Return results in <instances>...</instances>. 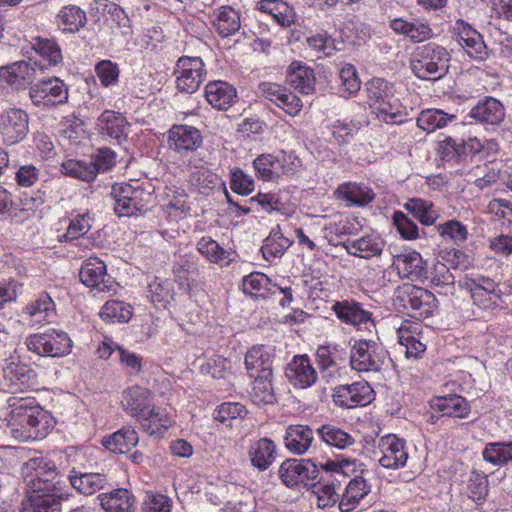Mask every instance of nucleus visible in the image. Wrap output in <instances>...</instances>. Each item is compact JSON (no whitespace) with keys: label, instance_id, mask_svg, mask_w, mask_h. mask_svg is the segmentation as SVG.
Masks as SVG:
<instances>
[{"label":"nucleus","instance_id":"obj_1","mask_svg":"<svg viewBox=\"0 0 512 512\" xmlns=\"http://www.w3.org/2000/svg\"><path fill=\"white\" fill-rule=\"evenodd\" d=\"M114 211L119 217L145 214L153 205V187L150 183H116L111 188Z\"/></svg>","mask_w":512,"mask_h":512},{"label":"nucleus","instance_id":"obj_2","mask_svg":"<svg viewBox=\"0 0 512 512\" xmlns=\"http://www.w3.org/2000/svg\"><path fill=\"white\" fill-rule=\"evenodd\" d=\"M51 426V417L38 406L15 407L8 419L10 434L19 441L42 439Z\"/></svg>","mask_w":512,"mask_h":512},{"label":"nucleus","instance_id":"obj_3","mask_svg":"<svg viewBox=\"0 0 512 512\" xmlns=\"http://www.w3.org/2000/svg\"><path fill=\"white\" fill-rule=\"evenodd\" d=\"M367 103L380 121L395 123L404 115L405 107L396 97L394 85L383 78H372L365 84Z\"/></svg>","mask_w":512,"mask_h":512},{"label":"nucleus","instance_id":"obj_4","mask_svg":"<svg viewBox=\"0 0 512 512\" xmlns=\"http://www.w3.org/2000/svg\"><path fill=\"white\" fill-rule=\"evenodd\" d=\"M458 286L469 293L473 306L480 311L491 313L500 306L503 292L494 279L478 274H465Z\"/></svg>","mask_w":512,"mask_h":512},{"label":"nucleus","instance_id":"obj_5","mask_svg":"<svg viewBox=\"0 0 512 512\" xmlns=\"http://www.w3.org/2000/svg\"><path fill=\"white\" fill-rule=\"evenodd\" d=\"M449 60L450 54L444 47L430 42L417 48L411 70L419 79L435 81L447 74Z\"/></svg>","mask_w":512,"mask_h":512},{"label":"nucleus","instance_id":"obj_6","mask_svg":"<svg viewBox=\"0 0 512 512\" xmlns=\"http://www.w3.org/2000/svg\"><path fill=\"white\" fill-rule=\"evenodd\" d=\"M25 468L30 473L27 487L33 492L66 490V477L57 470L53 461L45 457H35L25 463Z\"/></svg>","mask_w":512,"mask_h":512},{"label":"nucleus","instance_id":"obj_7","mask_svg":"<svg viewBox=\"0 0 512 512\" xmlns=\"http://www.w3.org/2000/svg\"><path fill=\"white\" fill-rule=\"evenodd\" d=\"M391 362L385 347L374 340L359 339L350 350V365L358 372H380Z\"/></svg>","mask_w":512,"mask_h":512},{"label":"nucleus","instance_id":"obj_8","mask_svg":"<svg viewBox=\"0 0 512 512\" xmlns=\"http://www.w3.org/2000/svg\"><path fill=\"white\" fill-rule=\"evenodd\" d=\"M319 472L318 465L311 459H286L281 463L278 475L288 488H297L299 485L309 488L318 479Z\"/></svg>","mask_w":512,"mask_h":512},{"label":"nucleus","instance_id":"obj_9","mask_svg":"<svg viewBox=\"0 0 512 512\" xmlns=\"http://www.w3.org/2000/svg\"><path fill=\"white\" fill-rule=\"evenodd\" d=\"M26 346L29 351L40 356L61 357L71 351L72 341L66 332L51 330L30 335L26 339Z\"/></svg>","mask_w":512,"mask_h":512},{"label":"nucleus","instance_id":"obj_10","mask_svg":"<svg viewBox=\"0 0 512 512\" xmlns=\"http://www.w3.org/2000/svg\"><path fill=\"white\" fill-rule=\"evenodd\" d=\"M29 97L37 107H54L68 101V87L60 78L51 77L31 85Z\"/></svg>","mask_w":512,"mask_h":512},{"label":"nucleus","instance_id":"obj_11","mask_svg":"<svg viewBox=\"0 0 512 512\" xmlns=\"http://www.w3.org/2000/svg\"><path fill=\"white\" fill-rule=\"evenodd\" d=\"M205 65L200 57L182 56L176 63V87L184 93H194L205 80Z\"/></svg>","mask_w":512,"mask_h":512},{"label":"nucleus","instance_id":"obj_12","mask_svg":"<svg viewBox=\"0 0 512 512\" xmlns=\"http://www.w3.org/2000/svg\"><path fill=\"white\" fill-rule=\"evenodd\" d=\"M336 317L347 325L365 329L371 332L375 329L372 313L352 298L335 301L331 307Z\"/></svg>","mask_w":512,"mask_h":512},{"label":"nucleus","instance_id":"obj_13","mask_svg":"<svg viewBox=\"0 0 512 512\" xmlns=\"http://www.w3.org/2000/svg\"><path fill=\"white\" fill-rule=\"evenodd\" d=\"M373 389L367 382L339 385L333 389L334 403L342 408L365 406L373 400Z\"/></svg>","mask_w":512,"mask_h":512},{"label":"nucleus","instance_id":"obj_14","mask_svg":"<svg viewBox=\"0 0 512 512\" xmlns=\"http://www.w3.org/2000/svg\"><path fill=\"white\" fill-rule=\"evenodd\" d=\"M29 117L21 109L10 108L0 115V134L7 145L22 141L28 133Z\"/></svg>","mask_w":512,"mask_h":512},{"label":"nucleus","instance_id":"obj_15","mask_svg":"<svg viewBox=\"0 0 512 512\" xmlns=\"http://www.w3.org/2000/svg\"><path fill=\"white\" fill-rule=\"evenodd\" d=\"M69 497L67 490L33 492L29 489L22 501V512H62V504Z\"/></svg>","mask_w":512,"mask_h":512},{"label":"nucleus","instance_id":"obj_16","mask_svg":"<svg viewBox=\"0 0 512 512\" xmlns=\"http://www.w3.org/2000/svg\"><path fill=\"white\" fill-rule=\"evenodd\" d=\"M403 307L414 318L429 317L437 307L435 295L421 287L410 286L401 298Z\"/></svg>","mask_w":512,"mask_h":512},{"label":"nucleus","instance_id":"obj_17","mask_svg":"<svg viewBox=\"0 0 512 512\" xmlns=\"http://www.w3.org/2000/svg\"><path fill=\"white\" fill-rule=\"evenodd\" d=\"M36 61H17L0 67V86L4 83L15 89H23L33 85L36 78ZM42 70L43 67L39 65Z\"/></svg>","mask_w":512,"mask_h":512},{"label":"nucleus","instance_id":"obj_18","mask_svg":"<svg viewBox=\"0 0 512 512\" xmlns=\"http://www.w3.org/2000/svg\"><path fill=\"white\" fill-rule=\"evenodd\" d=\"M378 448L381 456L378 458L379 464L386 469H400L406 465L408 452L406 442L394 434L382 437Z\"/></svg>","mask_w":512,"mask_h":512},{"label":"nucleus","instance_id":"obj_19","mask_svg":"<svg viewBox=\"0 0 512 512\" xmlns=\"http://www.w3.org/2000/svg\"><path fill=\"white\" fill-rule=\"evenodd\" d=\"M2 371L5 385L12 392L33 389L37 385V373L25 363L10 361Z\"/></svg>","mask_w":512,"mask_h":512},{"label":"nucleus","instance_id":"obj_20","mask_svg":"<svg viewBox=\"0 0 512 512\" xmlns=\"http://www.w3.org/2000/svg\"><path fill=\"white\" fill-rule=\"evenodd\" d=\"M81 282L97 292H109L112 290L113 281L106 277V265L97 257L86 259L80 269Z\"/></svg>","mask_w":512,"mask_h":512},{"label":"nucleus","instance_id":"obj_21","mask_svg":"<svg viewBox=\"0 0 512 512\" xmlns=\"http://www.w3.org/2000/svg\"><path fill=\"white\" fill-rule=\"evenodd\" d=\"M285 373L290 383L300 389L311 387L318 379V374L307 355L294 356L287 364Z\"/></svg>","mask_w":512,"mask_h":512},{"label":"nucleus","instance_id":"obj_22","mask_svg":"<svg viewBox=\"0 0 512 512\" xmlns=\"http://www.w3.org/2000/svg\"><path fill=\"white\" fill-rule=\"evenodd\" d=\"M169 147L179 154L197 150L202 145L200 131L188 125H173L168 134Z\"/></svg>","mask_w":512,"mask_h":512},{"label":"nucleus","instance_id":"obj_23","mask_svg":"<svg viewBox=\"0 0 512 512\" xmlns=\"http://www.w3.org/2000/svg\"><path fill=\"white\" fill-rule=\"evenodd\" d=\"M274 350L264 345H256L245 354V366L250 377L272 375L274 365Z\"/></svg>","mask_w":512,"mask_h":512},{"label":"nucleus","instance_id":"obj_24","mask_svg":"<svg viewBox=\"0 0 512 512\" xmlns=\"http://www.w3.org/2000/svg\"><path fill=\"white\" fill-rule=\"evenodd\" d=\"M152 400V393L148 389L133 386L124 391L121 403L129 415L139 420L149 412L148 409L153 405Z\"/></svg>","mask_w":512,"mask_h":512},{"label":"nucleus","instance_id":"obj_25","mask_svg":"<svg viewBox=\"0 0 512 512\" xmlns=\"http://www.w3.org/2000/svg\"><path fill=\"white\" fill-rule=\"evenodd\" d=\"M470 117L483 125H499L505 118V108L496 98L487 96L470 111Z\"/></svg>","mask_w":512,"mask_h":512},{"label":"nucleus","instance_id":"obj_26","mask_svg":"<svg viewBox=\"0 0 512 512\" xmlns=\"http://www.w3.org/2000/svg\"><path fill=\"white\" fill-rule=\"evenodd\" d=\"M430 405L433 410L441 412L442 417L466 418L471 411L469 402L457 394L435 397Z\"/></svg>","mask_w":512,"mask_h":512},{"label":"nucleus","instance_id":"obj_27","mask_svg":"<svg viewBox=\"0 0 512 512\" xmlns=\"http://www.w3.org/2000/svg\"><path fill=\"white\" fill-rule=\"evenodd\" d=\"M128 125L129 123L122 114L110 110L104 111L98 119L101 133L118 143L127 139Z\"/></svg>","mask_w":512,"mask_h":512},{"label":"nucleus","instance_id":"obj_28","mask_svg":"<svg viewBox=\"0 0 512 512\" xmlns=\"http://www.w3.org/2000/svg\"><path fill=\"white\" fill-rule=\"evenodd\" d=\"M67 478L71 486L84 495H92L110 486L107 475L103 473H78L72 470Z\"/></svg>","mask_w":512,"mask_h":512},{"label":"nucleus","instance_id":"obj_29","mask_svg":"<svg viewBox=\"0 0 512 512\" xmlns=\"http://www.w3.org/2000/svg\"><path fill=\"white\" fill-rule=\"evenodd\" d=\"M393 266L397 269L402 278L417 280L424 276L426 269L425 263L416 251H409L394 256Z\"/></svg>","mask_w":512,"mask_h":512},{"label":"nucleus","instance_id":"obj_30","mask_svg":"<svg viewBox=\"0 0 512 512\" xmlns=\"http://www.w3.org/2000/svg\"><path fill=\"white\" fill-rule=\"evenodd\" d=\"M314 439L313 430L307 425H290L284 436L286 448L293 454L302 455L308 451Z\"/></svg>","mask_w":512,"mask_h":512},{"label":"nucleus","instance_id":"obj_31","mask_svg":"<svg viewBox=\"0 0 512 512\" xmlns=\"http://www.w3.org/2000/svg\"><path fill=\"white\" fill-rule=\"evenodd\" d=\"M205 97L212 107L226 110L235 101L236 89L224 81L210 82L205 87Z\"/></svg>","mask_w":512,"mask_h":512},{"label":"nucleus","instance_id":"obj_32","mask_svg":"<svg viewBox=\"0 0 512 512\" xmlns=\"http://www.w3.org/2000/svg\"><path fill=\"white\" fill-rule=\"evenodd\" d=\"M287 81L290 86L301 94L308 95L315 90L314 70L301 65L299 62H292L287 70Z\"/></svg>","mask_w":512,"mask_h":512},{"label":"nucleus","instance_id":"obj_33","mask_svg":"<svg viewBox=\"0 0 512 512\" xmlns=\"http://www.w3.org/2000/svg\"><path fill=\"white\" fill-rule=\"evenodd\" d=\"M248 455L255 468L265 471L276 459V445L270 438H261L251 444Z\"/></svg>","mask_w":512,"mask_h":512},{"label":"nucleus","instance_id":"obj_34","mask_svg":"<svg viewBox=\"0 0 512 512\" xmlns=\"http://www.w3.org/2000/svg\"><path fill=\"white\" fill-rule=\"evenodd\" d=\"M101 507L106 512H134V496L124 488L114 489L98 495Z\"/></svg>","mask_w":512,"mask_h":512},{"label":"nucleus","instance_id":"obj_35","mask_svg":"<svg viewBox=\"0 0 512 512\" xmlns=\"http://www.w3.org/2000/svg\"><path fill=\"white\" fill-rule=\"evenodd\" d=\"M174 281L184 293H190L195 285L194 275L198 274V263L193 257L181 256L173 265Z\"/></svg>","mask_w":512,"mask_h":512},{"label":"nucleus","instance_id":"obj_36","mask_svg":"<svg viewBox=\"0 0 512 512\" xmlns=\"http://www.w3.org/2000/svg\"><path fill=\"white\" fill-rule=\"evenodd\" d=\"M138 442V434L131 426H125L102 438V445L109 451L118 454L130 451Z\"/></svg>","mask_w":512,"mask_h":512},{"label":"nucleus","instance_id":"obj_37","mask_svg":"<svg viewBox=\"0 0 512 512\" xmlns=\"http://www.w3.org/2000/svg\"><path fill=\"white\" fill-rule=\"evenodd\" d=\"M214 16L212 25L222 38L236 34L241 28L240 13L231 6L220 7Z\"/></svg>","mask_w":512,"mask_h":512},{"label":"nucleus","instance_id":"obj_38","mask_svg":"<svg viewBox=\"0 0 512 512\" xmlns=\"http://www.w3.org/2000/svg\"><path fill=\"white\" fill-rule=\"evenodd\" d=\"M337 482L328 479L324 475H319L318 479L313 481L308 489H311L312 494L317 499V506L319 508H326L333 506L338 501V494L336 489L339 487Z\"/></svg>","mask_w":512,"mask_h":512},{"label":"nucleus","instance_id":"obj_39","mask_svg":"<svg viewBox=\"0 0 512 512\" xmlns=\"http://www.w3.org/2000/svg\"><path fill=\"white\" fill-rule=\"evenodd\" d=\"M316 433L324 443L337 449H347L355 444V438L351 434L333 424L320 426Z\"/></svg>","mask_w":512,"mask_h":512},{"label":"nucleus","instance_id":"obj_40","mask_svg":"<svg viewBox=\"0 0 512 512\" xmlns=\"http://www.w3.org/2000/svg\"><path fill=\"white\" fill-rule=\"evenodd\" d=\"M335 194L337 198L344 199L358 206L366 205L374 199L372 189L365 185L351 182L340 185Z\"/></svg>","mask_w":512,"mask_h":512},{"label":"nucleus","instance_id":"obj_41","mask_svg":"<svg viewBox=\"0 0 512 512\" xmlns=\"http://www.w3.org/2000/svg\"><path fill=\"white\" fill-rule=\"evenodd\" d=\"M57 21L64 32L76 33L86 25L87 17L79 6L66 5L58 12Z\"/></svg>","mask_w":512,"mask_h":512},{"label":"nucleus","instance_id":"obj_42","mask_svg":"<svg viewBox=\"0 0 512 512\" xmlns=\"http://www.w3.org/2000/svg\"><path fill=\"white\" fill-rule=\"evenodd\" d=\"M404 208L411 213L421 224L433 225L439 218V212L435 209L433 203L421 198H411L405 204Z\"/></svg>","mask_w":512,"mask_h":512},{"label":"nucleus","instance_id":"obj_43","mask_svg":"<svg viewBox=\"0 0 512 512\" xmlns=\"http://www.w3.org/2000/svg\"><path fill=\"white\" fill-rule=\"evenodd\" d=\"M257 8L264 13L270 14L273 19L282 27H288L294 22L292 9L280 0H261Z\"/></svg>","mask_w":512,"mask_h":512},{"label":"nucleus","instance_id":"obj_44","mask_svg":"<svg viewBox=\"0 0 512 512\" xmlns=\"http://www.w3.org/2000/svg\"><path fill=\"white\" fill-rule=\"evenodd\" d=\"M290 245V240L283 236L280 227L277 226L264 240L261 252L267 261L272 262L274 259L281 257Z\"/></svg>","mask_w":512,"mask_h":512},{"label":"nucleus","instance_id":"obj_45","mask_svg":"<svg viewBox=\"0 0 512 512\" xmlns=\"http://www.w3.org/2000/svg\"><path fill=\"white\" fill-rule=\"evenodd\" d=\"M148 413L139 419L141 428L149 435H161L170 427L168 414L152 405Z\"/></svg>","mask_w":512,"mask_h":512},{"label":"nucleus","instance_id":"obj_46","mask_svg":"<svg viewBox=\"0 0 512 512\" xmlns=\"http://www.w3.org/2000/svg\"><path fill=\"white\" fill-rule=\"evenodd\" d=\"M345 247L350 255L369 259L381 254L383 243L371 236H364L360 239L349 241Z\"/></svg>","mask_w":512,"mask_h":512},{"label":"nucleus","instance_id":"obj_47","mask_svg":"<svg viewBox=\"0 0 512 512\" xmlns=\"http://www.w3.org/2000/svg\"><path fill=\"white\" fill-rule=\"evenodd\" d=\"M253 378L254 382L251 392L253 402L257 405L275 403L276 396L273 387V374L258 375Z\"/></svg>","mask_w":512,"mask_h":512},{"label":"nucleus","instance_id":"obj_48","mask_svg":"<svg viewBox=\"0 0 512 512\" xmlns=\"http://www.w3.org/2000/svg\"><path fill=\"white\" fill-rule=\"evenodd\" d=\"M61 171L67 176L86 182L94 180L97 176V169L93 166L90 159H68L62 163Z\"/></svg>","mask_w":512,"mask_h":512},{"label":"nucleus","instance_id":"obj_49","mask_svg":"<svg viewBox=\"0 0 512 512\" xmlns=\"http://www.w3.org/2000/svg\"><path fill=\"white\" fill-rule=\"evenodd\" d=\"M54 311L55 304L52 298L47 293H41L36 300L26 306L24 313L30 316L35 322L40 323L49 321Z\"/></svg>","mask_w":512,"mask_h":512},{"label":"nucleus","instance_id":"obj_50","mask_svg":"<svg viewBox=\"0 0 512 512\" xmlns=\"http://www.w3.org/2000/svg\"><path fill=\"white\" fill-rule=\"evenodd\" d=\"M32 48L48 61L49 66H57L63 61L61 49L55 40L42 37L34 38Z\"/></svg>","mask_w":512,"mask_h":512},{"label":"nucleus","instance_id":"obj_51","mask_svg":"<svg viewBox=\"0 0 512 512\" xmlns=\"http://www.w3.org/2000/svg\"><path fill=\"white\" fill-rule=\"evenodd\" d=\"M132 314V306L118 300L107 301L99 312L102 320L112 322H128Z\"/></svg>","mask_w":512,"mask_h":512},{"label":"nucleus","instance_id":"obj_52","mask_svg":"<svg viewBox=\"0 0 512 512\" xmlns=\"http://www.w3.org/2000/svg\"><path fill=\"white\" fill-rule=\"evenodd\" d=\"M455 119V115L447 114L438 109H429L420 113L417 124L423 130L434 131L445 127L449 121Z\"/></svg>","mask_w":512,"mask_h":512},{"label":"nucleus","instance_id":"obj_53","mask_svg":"<svg viewBox=\"0 0 512 512\" xmlns=\"http://www.w3.org/2000/svg\"><path fill=\"white\" fill-rule=\"evenodd\" d=\"M399 344L405 349L407 358H420L426 350V345L421 342L417 334H414L406 326H401L398 330Z\"/></svg>","mask_w":512,"mask_h":512},{"label":"nucleus","instance_id":"obj_54","mask_svg":"<svg viewBox=\"0 0 512 512\" xmlns=\"http://www.w3.org/2000/svg\"><path fill=\"white\" fill-rule=\"evenodd\" d=\"M483 459L493 465H504L512 460V442H492L486 444L483 452Z\"/></svg>","mask_w":512,"mask_h":512},{"label":"nucleus","instance_id":"obj_55","mask_svg":"<svg viewBox=\"0 0 512 512\" xmlns=\"http://www.w3.org/2000/svg\"><path fill=\"white\" fill-rule=\"evenodd\" d=\"M253 166L258 176L265 181H276L279 178L280 162L278 157L271 154L259 155L253 161Z\"/></svg>","mask_w":512,"mask_h":512},{"label":"nucleus","instance_id":"obj_56","mask_svg":"<svg viewBox=\"0 0 512 512\" xmlns=\"http://www.w3.org/2000/svg\"><path fill=\"white\" fill-rule=\"evenodd\" d=\"M271 280L263 273L254 272L245 276L242 281V288L245 294L266 298V291Z\"/></svg>","mask_w":512,"mask_h":512},{"label":"nucleus","instance_id":"obj_57","mask_svg":"<svg viewBox=\"0 0 512 512\" xmlns=\"http://www.w3.org/2000/svg\"><path fill=\"white\" fill-rule=\"evenodd\" d=\"M94 8L108 14L112 22L116 24L117 28H130V19L121 6L108 2L107 0H94Z\"/></svg>","mask_w":512,"mask_h":512},{"label":"nucleus","instance_id":"obj_58","mask_svg":"<svg viewBox=\"0 0 512 512\" xmlns=\"http://www.w3.org/2000/svg\"><path fill=\"white\" fill-rule=\"evenodd\" d=\"M197 251L211 263L218 264L226 259L229 253L211 237H202L197 242Z\"/></svg>","mask_w":512,"mask_h":512},{"label":"nucleus","instance_id":"obj_59","mask_svg":"<svg viewBox=\"0 0 512 512\" xmlns=\"http://www.w3.org/2000/svg\"><path fill=\"white\" fill-rule=\"evenodd\" d=\"M437 231L442 238L449 239L455 244L464 243L468 237L467 227L455 219L438 225Z\"/></svg>","mask_w":512,"mask_h":512},{"label":"nucleus","instance_id":"obj_60","mask_svg":"<svg viewBox=\"0 0 512 512\" xmlns=\"http://www.w3.org/2000/svg\"><path fill=\"white\" fill-rule=\"evenodd\" d=\"M339 78L343 89V97L348 98L359 91L361 81L358 77L356 68L352 64H345L339 70Z\"/></svg>","mask_w":512,"mask_h":512},{"label":"nucleus","instance_id":"obj_61","mask_svg":"<svg viewBox=\"0 0 512 512\" xmlns=\"http://www.w3.org/2000/svg\"><path fill=\"white\" fill-rule=\"evenodd\" d=\"M230 187L233 192L240 195H249L254 191V179L243 170L236 168L231 171Z\"/></svg>","mask_w":512,"mask_h":512},{"label":"nucleus","instance_id":"obj_62","mask_svg":"<svg viewBox=\"0 0 512 512\" xmlns=\"http://www.w3.org/2000/svg\"><path fill=\"white\" fill-rule=\"evenodd\" d=\"M91 229V217L88 214H78L67 228L64 238L66 241L82 238Z\"/></svg>","mask_w":512,"mask_h":512},{"label":"nucleus","instance_id":"obj_63","mask_svg":"<svg viewBox=\"0 0 512 512\" xmlns=\"http://www.w3.org/2000/svg\"><path fill=\"white\" fill-rule=\"evenodd\" d=\"M230 368L231 363L227 358L220 355H213L201 366V372L215 379H221L224 378Z\"/></svg>","mask_w":512,"mask_h":512},{"label":"nucleus","instance_id":"obj_64","mask_svg":"<svg viewBox=\"0 0 512 512\" xmlns=\"http://www.w3.org/2000/svg\"><path fill=\"white\" fill-rule=\"evenodd\" d=\"M469 497L473 500H483L488 493V479L483 473L472 471L468 481Z\"/></svg>","mask_w":512,"mask_h":512}]
</instances>
